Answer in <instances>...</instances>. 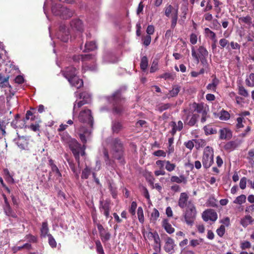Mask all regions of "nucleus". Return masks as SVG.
Listing matches in <instances>:
<instances>
[{"mask_svg":"<svg viewBox=\"0 0 254 254\" xmlns=\"http://www.w3.org/2000/svg\"><path fill=\"white\" fill-rule=\"evenodd\" d=\"M196 210L195 205L191 200L188 203L187 207L184 213V218L186 224L189 226H192L196 218Z\"/></svg>","mask_w":254,"mask_h":254,"instance_id":"nucleus-4","label":"nucleus"},{"mask_svg":"<svg viewBox=\"0 0 254 254\" xmlns=\"http://www.w3.org/2000/svg\"><path fill=\"white\" fill-rule=\"evenodd\" d=\"M193 107L195 109V110L199 113L203 114L204 113H207V111L206 110V107H204L203 104H196L194 103Z\"/></svg>","mask_w":254,"mask_h":254,"instance_id":"nucleus-31","label":"nucleus"},{"mask_svg":"<svg viewBox=\"0 0 254 254\" xmlns=\"http://www.w3.org/2000/svg\"><path fill=\"white\" fill-rule=\"evenodd\" d=\"M205 36L209 38L213 42H217L216 34L208 28L204 29Z\"/></svg>","mask_w":254,"mask_h":254,"instance_id":"nucleus-25","label":"nucleus"},{"mask_svg":"<svg viewBox=\"0 0 254 254\" xmlns=\"http://www.w3.org/2000/svg\"><path fill=\"white\" fill-rule=\"evenodd\" d=\"M228 44L229 41L225 38H222L220 39L219 40V44L221 46V48H224L226 47L227 49H228Z\"/></svg>","mask_w":254,"mask_h":254,"instance_id":"nucleus-61","label":"nucleus"},{"mask_svg":"<svg viewBox=\"0 0 254 254\" xmlns=\"http://www.w3.org/2000/svg\"><path fill=\"white\" fill-rule=\"evenodd\" d=\"M96 250L98 254H105V252L101 242L97 240L95 241Z\"/></svg>","mask_w":254,"mask_h":254,"instance_id":"nucleus-41","label":"nucleus"},{"mask_svg":"<svg viewBox=\"0 0 254 254\" xmlns=\"http://www.w3.org/2000/svg\"><path fill=\"white\" fill-rule=\"evenodd\" d=\"M78 120L80 122L85 124L86 126L90 127L93 126V118L91 115V111L89 109H84L80 111L78 115ZM74 126L81 142L85 144L87 138L91 134V131L87 128V127H79L77 124Z\"/></svg>","mask_w":254,"mask_h":254,"instance_id":"nucleus-1","label":"nucleus"},{"mask_svg":"<svg viewBox=\"0 0 254 254\" xmlns=\"http://www.w3.org/2000/svg\"><path fill=\"white\" fill-rule=\"evenodd\" d=\"M57 38L64 42H67L69 38V32L65 25H61L57 33Z\"/></svg>","mask_w":254,"mask_h":254,"instance_id":"nucleus-10","label":"nucleus"},{"mask_svg":"<svg viewBox=\"0 0 254 254\" xmlns=\"http://www.w3.org/2000/svg\"><path fill=\"white\" fill-rule=\"evenodd\" d=\"M198 118V115L191 112H189L186 114L185 118L184 119V122L186 125H188L190 127H192L196 123Z\"/></svg>","mask_w":254,"mask_h":254,"instance_id":"nucleus-13","label":"nucleus"},{"mask_svg":"<svg viewBox=\"0 0 254 254\" xmlns=\"http://www.w3.org/2000/svg\"><path fill=\"white\" fill-rule=\"evenodd\" d=\"M24 238L29 243H36L38 242L37 237L31 234L25 235Z\"/></svg>","mask_w":254,"mask_h":254,"instance_id":"nucleus-40","label":"nucleus"},{"mask_svg":"<svg viewBox=\"0 0 254 254\" xmlns=\"http://www.w3.org/2000/svg\"><path fill=\"white\" fill-rule=\"evenodd\" d=\"M181 254H195V253L193 250H191L189 246H187L182 249Z\"/></svg>","mask_w":254,"mask_h":254,"instance_id":"nucleus-55","label":"nucleus"},{"mask_svg":"<svg viewBox=\"0 0 254 254\" xmlns=\"http://www.w3.org/2000/svg\"><path fill=\"white\" fill-rule=\"evenodd\" d=\"M47 237H48V242L50 246L53 248H56L57 242L53 236L49 234Z\"/></svg>","mask_w":254,"mask_h":254,"instance_id":"nucleus-52","label":"nucleus"},{"mask_svg":"<svg viewBox=\"0 0 254 254\" xmlns=\"http://www.w3.org/2000/svg\"><path fill=\"white\" fill-rule=\"evenodd\" d=\"M137 217L140 223L143 224L144 222L143 210L141 207H138L137 209Z\"/></svg>","mask_w":254,"mask_h":254,"instance_id":"nucleus-44","label":"nucleus"},{"mask_svg":"<svg viewBox=\"0 0 254 254\" xmlns=\"http://www.w3.org/2000/svg\"><path fill=\"white\" fill-rule=\"evenodd\" d=\"M164 163L165 161L161 160H158L156 162V164L160 167V169L159 170L155 171L154 172V174L156 176H159L160 175H164L165 174V172L163 169Z\"/></svg>","mask_w":254,"mask_h":254,"instance_id":"nucleus-27","label":"nucleus"},{"mask_svg":"<svg viewBox=\"0 0 254 254\" xmlns=\"http://www.w3.org/2000/svg\"><path fill=\"white\" fill-rule=\"evenodd\" d=\"M70 26L74 30L82 32L83 30V25L82 21L79 19H73L70 23Z\"/></svg>","mask_w":254,"mask_h":254,"instance_id":"nucleus-17","label":"nucleus"},{"mask_svg":"<svg viewBox=\"0 0 254 254\" xmlns=\"http://www.w3.org/2000/svg\"><path fill=\"white\" fill-rule=\"evenodd\" d=\"M2 79V80L0 82V87L1 88H4L8 86L9 85V76H8Z\"/></svg>","mask_w":254,"mask_h":254,"instance_id":"nucleus-64","label":"nucleus"},{"mask_svg":"<svg viewBox=\"0 0 254 254\" xmlns=\"http://www.w3.org/2000/svg\"><path fill=\"white\" fill-rule=\"evenodd\" d=\"M97 48V45L94 42H88L85 45V52L93 51Z\"/></svg>","mask_w":254,"mask_h":254,"instance_id":"nucleus-34","label":"nucleus"},{"mask_svg":"<svg viewBox=\"0 0 254 254\" xmlns=\"http://www.w3.org/2000/svg\"><path fill=\"white\" fill-rule=\"evenodd\" d=\"M97 67L95 64L93 65L92 66H89L87 63H84L82 65V70L84 71L89 70L90 71H94L96 69Z\"/></svg>","mask_w":254,"mask_h":254,"instance_id":"nucleus-53","label":"nucleus"},{"mask_svg":"<svg viewBox=\"0 0 254 254\" xmlns=\"http://www.w3.org/2000/svg\"><path fill=\"white\" fill-rule=\"evenodd\" d=\"M189 196L186 192H182L180 194L179 200L178 205L181 208H184L186 207H188V203L189 201Z\"/></svg>","mask_w":254,"mask_h":254,"instance_id":"nucleus-15","label":"nucleus"},{"mask_svg":"<svg viewBox=\"0 0 254 254\" xmlns=\"http://www.w3.org/2000/svg\"><path fill=\"white\" fill-rule=\"evenodd\" d=\"M80 60L83 63L89 61L94 63L95 59L94 57L90 54L77 55L73 57V60L75 62H78Z\"/></svg>","mask_w":254,"mask_h":254,"instance_id":"nucleus-14","label":"nucleus"},{"mask_svg":"<svg viewBox=\"0 0 254 254\" xmlns=\"http://www.w3.org/2000/svg\"><path fill=\"white\" fill-rule=\"evenodd\" d=\"M3 210L5 214L8 217H11L13 218H16L17 217V214L12 209L11 207L10 206V204L4 205Z\"/></svg>","mask_w":254,"mask_h":254,"instance_id":"nucleus-23","label":"nucleus"},{"mask_svg":"<svg viewBox=\"0 0 254 254\" xmlns=\"http://www.w3.org/2000/svg\"><path fill=\"white\" fill-rule=\"evenodd\" d=\"M76 70L75 67L70 66L67 67L64 71L63 75L68 80L72 86L78 89L83 85L82 79L76 76Z\"/></svg>","mask_w":254,"mask_h":254,"instance_id":"nucleus-3","label":"nucleus"},{"mask_svg":"<svg viewBox=\"0 0 254 254\" xmlns=\"http://www.w3.org/2000/svg\"><path fill=\"white\" fill-rule=\"evenodd\" d=\"M69 166L72 170V171L74 173H76L77 169H76V166L75 164H77L78 168H79V171H80V169L82 167V165H81V164H83V162L82 161L83 160H67Z\"/></svg>","mask_w":254,"mask_h":254,"instance_id":"nucleus-16","label":"nucleus"},{"mask_svg":"<svg viewBox=\"0 0 254 254\" xmlns=\"http://www.w3.org/2000/svg\"><path fill=\"white\" fill-rule=\"evenodd\" d=\"M49 164L50 165L53 173H55L57 178L62 177L61 173L57 167V166L54 163L53 160H50Z\"/></svg>","mask_w":254,"mask_h":254,"instance_id":"nucleus-33","label":"nucleus"},{"mask_svg":"<svg viewBox=\"0 0 254 254\" xmlns=\"http://www.w3.org/2000/svg\"><path fill=\"white\" fill-rule=\"evenodd\" d=\"M238 22L239 23H245L250 26L252 23V18L249 15L246 16H242L238 18Z\"/></svg>","mask_w":254,"mask_h":254,"instance_id":"nucleus-29","label":"nucleus"},{"mask_svg":"<svg viewBox=\"0 0 254 254\" xmlns=\"http://www.w3.org/2000/svg\"><path fill=\"white\" fill-rule=\"evenodd\" d=\"M219 83V79L215 77L212 79V82L207 85L206 88L209 91L216 92L217 86Z\"/></svg>","mask_w":254,"mask_h":254,"instance_id":"nucleus-24","label":"nucleus"},{"mask_svg":"<svg viewBox=\"0 0 254 254\" xmlns=\"http://www.w3.org/2000/svg\"><path fill=\"white\" fill-rule=\"evenodd\" d=\"M99 236L103 243H106L111 238V234L105 230L104 232L99 234Z\"/></svg>","mask_w":254,"mask_h":254,"instance_id":"nucleus-35","label":"nucleus"},{"mask_svg":"<svg viewBox=\"0 0 254 254\" xmlns=\"http://www.w3.org/2000/svg\"><path fill=\"white\" fill-rule=\"evenodd\" d=\"M176 244L173 239L168 237L165 242L164 249L165 251L169 254H173L175 253Z\"/></svg>","mask_w":254,"mask_h":254,"instance_id":"nucleus-11","label":"nucleus"},{"mask_svg":"<svg viewBox=\"0 0 254 254\" xmlns=\"http://www.w3.org/2000/svg\"><path fill=\"white\" fill-rule=\"evenodd\" d=\"M148 59L146 56L142 57L140 62V68L142 70H145L148 66Z\"/></svg>","mask_w":254,"mask_h":254,"instance_id":"nucleus-50","label":"nucleus"},{"mask_svg":"<svg viewBox=\"0 0 254 254\" xmlns=\"http://www.w3.org/2000/svg\"><path fill=\"white\" fill-rule=\"evenodd\" d=\"M53 13L56 15H59L63 18H68L72 16L74 11L69 8L64 7L59 4L54 5L52 7Z\"/></svg>","mask_w":254,"mask_h":254,"instance_id":"nucleus-6","label":"nucleus"},{"mask_svg":"<svg viewBox=\"0 0 254 254\" xmlns=\"http://www.w3.org/2000/svg\"><path fill=\"white\" fill-rule=\"evenodd\" d=\"M180 91V87L178 85L174 86L172 89L169 91V93L167 95L166 98H170L177 96Z\"/></svg>","mask_w":254,"mask_h":254,"instance_id":"nucleus-32","label":"nucleus"},{"mask_svg":"<svg viewBox=\"0 0 254 254\" xmlns=\"http://www.w3.org/2000/svg\"><path fill=\"white\" fill-rule=\"evenodd\" d=\"M137 207V203L135 201H132L131 206L129 208V212L132 215H134L135 214V210Z\"/></svg>","mask_w":254,"mask_h":254,"instance_id":"nucleus-58","label":"nucleus"},{"mask_svg":"<svg viewBox=\"0 0 254 254\" xmlns=\"http://www.w3.org/2000/svg\"><path fill=\"white\" fill-rule=\"evenodd\" d=\"M162 226L165 229L166 232L169 234H171L175 232V228L172 226L167 219H164L163 220L162 222Z\"/></svg>","mask_w":254,"mask_h":254,"instance_id":"nucleus-20","label":"nucleus"},{"mask_svg":"<svg viewBox=\"0 0 254 254\" xmlns=\"http://www.w3.org/2000/svg\"><path fill=\"white\" fill-rule=\"evenodd\" d=\"M158 62L157 60H154L151 64L150 68V72L151 73H153L155 72L158 69Z\"/></svg>","mask_w":254,"mask_h":254,"instance_id":"nucleus-54","label":"nucleus"},{"mask_svg":"<svg viewBox=\"0 0 254 254\" xmlns=\"http://www.w3.org/2000/svg\"><path fill=\"white\" fill-rule=\"evenodd\" d=\"M112 157L114 159H121L124 157V149L123 144L119 138L113 140V146L112 150Z\"/></svg>","mask_w":254,"mask_h":254,"instance_id":"nucleus-7","label":"nucleus"},{"mask_svg":"<svg viewBox=\"0 0 254 254\" xmlns=\"http://www.w3.org/2000/svg\"><path fill=\"white\" fill-rule=\"evenodd\" d=\"M123 128L122 125L119 122H114L112 124V130L114 132L118 133Z\"/></svg>","mask_w":254,"mask_h":254,"instance_id":"nucleus-38","label":"nucleus"},{"mask_svg":"<svg viewBox=\"0 0 254 254\" xmlns=\"http://www.w3.org/2000/svg\"><path fill=\"white\" fill-rule=\"evenodd\" d=\"M251 247V244L248 241H245L241 243L240 248L242 250L250 249Z\"/></svg>","mask_w":254,"mask_h":254,"instance_id":"nucleus-56","label":"nucleus"},{"mask_svg":"<svg viewBox=\"0 0 254 254\" xmlns=\"http://www.w3.org/2000/svg\"><path fill=\"white\" fill-rule=\"evenodd\" d=\"M85 165L86 167L82 171L81 175V178L82 179H87L91 174V169L87 167L86 164H85Z\"/></svg>","mask_w":254,"mask_h":254,"instance_id":"nucleus-36","label":"nucleus"},{"mask_svg":"<svg viewBox=\"0 0 254 254\" xmlns=\"http://www.w3.org/2000/svg\"><path fill=\"white\" fill-rule=\"evenodd\" d=\"M175 10H178V8H174L171 5H169L168 6L166 7L165 14L167 17H170V14L172 13V14H173V12H174V11Z\"/></svg>","mask_w":254,"mask_h":254,"instance_id":"nucleus-48","label":"nucleus"},{"mask_svg":"<svg viewBox=\"0 0 254 254\" xmlns=\"http://www.w3.org/2000/svg\"><path fill=\"white\" fill-rule=\"evenodd\" d=\"M241 143V140L236 139L234 141H231L227 143L225 146V148L227 150H233L239 147Z\"/></svg>","mask_w":254,"mask_h":254,"instance_id":"nucleus-21","label":"nucleus"},{"mask_svg":"<svg viewBox=\"0 0 254 254\" xmlns=\"http://www.w3.org/2000/svg\"><path fill=\"white\" fill-rule=\"evenodd\" d=\"M246 83L249 87L254 86V73H251L246 79Z\"/></svg>","mask_w":254,"mask_h":254,"instance_id":"nucleus-42","label":"nucleus"},{"mask_svg":"<svg viewBox=\"0 0 254 254\" xmlns=\"http://www.w3.org/2000/svg\"><path fill=\"white\" fill-rule=\"evenodd\" d=\"M203 129L206 135L213 134L217 133V130L209 125L205 126L203 127Z\"/></svg>","mask_w":254,"mask_h":254,"instance_id":"nucleus-43","label":"nucleus"},{"mask_svg":"<svg viewBox=\"0 0 254 254\" xmlns=\"http://www.w3.org/2000/svg\"><path fill=\"white\" fill-rule=\"evenodd\" d=\"M238 93L239 95L244 97H248L249 95L247 90H246L245 87L242 85L238 86Z\"/></svg>","mask_w":254,"mask_h":254,"instance_id":"nucleus-49","label":"nucleus"},{"mask_svg":"<svg viewBox=\"0 0 254 254\" xmlns=\"http://www.w3.org/2000/svg\"><path fill=\"white\" fill-rule=\"evenodd\" d=\"M217 200L214 196H211L209 198L207 201V205L209 207H216Z\"/></svg>","mask_w":254,"mask_h":254,"instance_id":"nucleus-47","label":"nucleus"},{"mask_svg":"<svg viewBox=\"0 0 254 254\" xmlns=\"http://www.w3.org/2000/svg\"><path fill=\"white\" fill-rule=\"evenodd\" d=\"M254 223V219L250 215H246L241 219L240 224L243 227L246 228L249 225H252Z\"/></svg>","mask_w":254,"mask_h":254,"instance_id":"nucleus-22","label":"nucleus"},{"mask_svg":"<svg viewBox=\"0 0 254 254\" xmlns=\"http://www.w3.org/2000/svg\"><path fill=\"white\" fill-rule=\"evenodd\" d=\"M178 10H175L173 14H172V21H171V28L172 29L175 28L176 26L177 20H178Z\"/></svg>","mask_w":254,"mask_h":254,"instance_id":"nucleus-39","label":"nucleus"},{"mask_svg":"<svg viewBox=\"0 0 254 254\" xmlns=\"http://www.w3.org/2000/svg\"><path fill=\"white\" fill-rule=\"evenodd\" d=\"M99 208L101 212L108 219L110 216V212L111 209V201L109 199L100 200L99 202Z\"/></svg>","mask_w":254,"mask_h":254,"instance_id":"nucleus-9","label":"nucleus"},{"mask_svg":"<svg viewBox=\"0 0 254 254\" xmlns=\"http://www.w3.org/2000/svg\"><path fill=\"white\" fill-rule=\"evenodd\" d=\"M89 103V100H82L81 101H80L76 103V102H75L73 106V114H74L75 111L76 109L79 108L83 105H84L85 104H87Z\"/></svg>","mask_w":254,"mask_h":254,"instance_id":"nucleus-45","label":"nucleus"},{"mask_svg":"<svg viewBox=\"0 0 254 254\" xmlns=\"http://www.w3.org/2000/svg\"><path fill=\"white\" fill-rule=\"evenodd\" d=\"M191 56L193 59L197 63L199 62V59L204 58H207L208 53L206 49L202 46H199L197 49V52L196 51L194 47H191Z\"/></svg>","mask_w":254,"mask_h":254,"instance_id":"nucleus-8","label":"nucleus"},{"mask_svg":"<svg viewBox=\"0 0 254 254\" xmlns=\"http://www.w3.org/2000/svg\"><path fill=\"white\" fill-rule=\"evenodd\" d=\"M165 163H166L165 168L167 171L171 172L175 169V164L170 163V162L169 161H167L166 162L165 161Z\"/></svg>","mask_w":254,"mask_h":254,"instance_id":"nucleus-63","label":"nucleus"},{"mask_svg":"<svg viewBox=\"0 0 254 254\" xmlns=\"http://www.w3.org/2000/svg\"><path fill=\"white\" fill-rule=\"evenodd\" d=\"M109 101L112 102L114 105V111L116 114H121L123 111V105L125 102L119 91H116L111 97H109Z\"/></svg>","mask_w":254,"mask_h":254,"instance_id":"nucleus-5","label":"nucleus"},{"mask_svg":"<svg viewBox=\"0 0 254 254\" xmlns=\"http://www.w3.org/2000/svg\"><path fill=\"white\" fill-rule=\"evenodd\" d=\"M203 241L202 238L199 239H191L190 241V246L192 248H195L197 246L199 245L200 243Z\"/></svg>","mask_w":254,"mask_h":254,"instance_id":"nucleus-51","label":"nucleus"},{"mask_svg":"<svg viewBox=\"0 0 254 254\" xmlns=\"http://www.w3.org/2000/svg\"><path fill=\"white\" fill-rule=\"evenodd\" d=\"M203 159H213V150L211 147L207 146L205 148Z\"/></svg>","mask_w":254,"mask_h":254,"instance_id":"nucleus-26","label":"nucleus"},{"mask_svg":"<svg viewBox=\"0 0 254 254\" xmlns=\"http://www.w3.org/2000/svg\"><path fill=\"white\" fill-rule=\"evenodd\" d=\"M225 232V226L221 225L219 228L216 230L217 234L220 237L223 236Z\"/></svg>","mask_w":254,"mask_h":254,"instance_id":"nucleus-60","label":"nucleus"},{"mask_svg":"<svg viewBox=\"0 0 254 254\" xmlns=\"http://www.w3.org/2000/svg\"><path fill=\"white\" fill-rule=\"evenodd\" d=\"M196 148L204 146L205 145V141L202 139H193Z\"/></svg>","mask_w":254,"mask_h":254,"instance_id":"nucleus-57","label":"nucleus"},{"mask_svg":"<svg viewBox=\"0 0 254 254\" xmlns=\"http://www.w3.org/2000/svg\"><path fill=\"white\" fill-rule=\"evenodd\" d=\"M230 118L229 113L225 111H222L221 112L220 119L221 120H227Z\"/></svg>","mask_w":254,"mask_h":254,"instance_id":"nucleus-62","label":"nucleus"},{"mask_svg":"<svg viewBox=\"0 0 254 254\" xmlns=\"http://www.w3.org/2000/svg\"><path fill=\"white\" fill-rule=\"evenodd\" d=\"M49 229L47 222H43L42 224V227L40 229L41 237L45 238L49 234H48Z\"/></svg>","mask_w":254,"mask_h":254,"instance_id":"nucleus-28","label":"nucleus"},{"mask_svg":"<svg viewBox=\"0 0 254 254\" xmlns=\"http://www.w3.org/2000/svg\"><path fill=\"white\" fill-rule=\"evenodd\" d=\"M171 126L172 127L171 133L173 136L175 135L177 131H181L183 128V123L181 121L178 122L177 124L175 122H172Z\"/></svg>","mask_w":254,"mask_h":254,"instance_id":"nucleus-18","label":"nucleus"},{"mask_svg":"<svg viewBox=\"0 0 254 254\" xmlns=\"http://www.w3.org/2000/svg\"><path fill=\"white\" fill-rule=\"evenodd\" d=\"M219 133V138L221 139H229L232 136L231 131L226 128L221 129Z\"/></svg>","mask_w":254,"mask_h":254,"instance_id":"nucleus-19","label":"nucleus"},{"mask_svg":"<svg viewBox=\"0 0 254 254\" xmlns=\"http://www.w3.org/2000/svg\"><path fill=\"white\" fill-rule=\"evenodd\" d=\"M246 196L244 194H241L234 200L233 203L235 204H242L246 202Z\"/></svg>","mask_w":254,"mask_h":254,"instance_id":"nucleus-46","label":"nucleus"},{"mask_svg":"<svg viewBox=\"0 0 254 254\" xmlns=\"http://www.w3.org/2000/svg\"><path fill=\"white\" fill-rule=\"evenodd\" d=\"M19 118V115L16 114L15 116V119L11 123V126L14 128H22L24 126H25V121H22L21 122L23 123L22 125H18V121Z\"/></svg>","mask_w":254,"mask_h":254,"instance_id":"nucleus-30","label":"nucleus"},{"mask_svg":"<svg viewBox=\"0 0 254 254\" xmlns=\"http://www.w3.org/2000/svg\"><path fill=\"white\" fill-rule=\"evenodd\" d=\"M202 217L204 221L207 222L208 220H210L214 222L217 220L218 216L214 210L208 209L203 212Z\"/></svg>","mask_w":254,"mask_h":254,"instance_id":"nucleus-12","label":"nucleus"},{"mask_svg":"<svg viewBox=\"0 0 254 254\" xmlns=\"http://www.w3.org/2000/svg\"><path fill=\"white\" fill-rule=\"evenodd\" d=\"M27 141L24 137H19L17 141L18 147L21 149H24L27 146Z\"/></svg>","mask_w":254,"mask_h":254,"instance_id":"nucleus-37","label":"nucleus"},{"mask_svg":"<svg viewBox=\"0 0 254 254\" xmlns=\"http://www.w3.org/2000/svg\"><path fill=\"white\" fill-rule=\"evenodd\" d=\"M62 141L68 145L69 148L74 155L75 159H79L80 156L84 157L85 155V144L82 146L74 139L71 138L66 132L60 134Z\"/></svg>","mask_w":254,"mask_h":254,"instance_id":"nucleus-2","label":"nucleus"},{"mask_svg":"<svg viewBox=\"0 0 254 254\" xmlns=\"http://www.w3.org/2000/svg\"><path fill=\"white\" fill-rule=\"evenodd\" d=\"M160 77L161 78H164L165 80L167 79H174V76L173 74L170 72H166L160 76Z\"/></svg>","mask_w":254,"mask_h":254,"instance_id":"nucleus-59","label":"nucleus"}]
</instances>
